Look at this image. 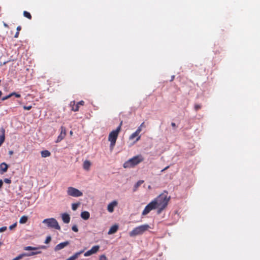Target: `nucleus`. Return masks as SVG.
<instances>
[{
  "label": "nucleus",
  "mask_w": 260,
  "mask_h": 260,
  "mask_svg": "<svg viewBox=\"0 0 260 260\" xmlns=\"http://www.w3.org/2000/svg\"><path fill=\"white\" fill-rule=\"evenodd\" d=\"M170 200V197H168V192L165 191L153 200L157 209V214H160L167 207Z\"/></svg>",
  "instance_id": "nucleus-1"
},
{
  "label": "nucleus",
  "mask_w": 260,
  "mask_h": 260,
  "mask_svg": "<svg viewBox=\"0 0 260 260\" xmlns=\"http://www.w3.org/2000/svg\"><path fill=\"white\" fill-rule=\"evenodd\" d=\"M122 121H121L119 126L116 129L112 131L109 135L108 141L110 142V148L112 150L115 145L116 140L117 139L118 134L121 131Z\"/></svg>",
  "instance_id": "nucleus-2"
},
{
  "label": "nucleus",
  "mask_w": 260,
  "mask_h": 260,
  "mask_svg": "<svg viewBox=\"0 0 260 260\" xmlns=\"http://www.w3.org/2000/svg\"><path fill=\"white\" fill-rule=\"evenodd\" d=\"M143 160L144 157L143 156L141 155H138L134 156L133 158L125 162L123 164V167L124 168H133L142 162Z\"/></svg>",
  "instance_id": "nucleus-3"
},
{
  "label": "nucleus",
  "mask_w": 260,
  "mask_h": 260,
  "mask_svg": "<svg viewBox=\"0 0 260 260\" xmlns=\"http://www.w3.org/2000/svg\"><path fill=\"white\" fill-rule=\"evenodd\" d=\"M149 228L150 226L148 224H143L134 228L129 232V235L131 237L142 235L144 232L148 231Z\"/></svg>",
  "instance_id": "nucleus-4"
},
{
  "label": "nucleus",
  "mask_w": 260,
  "mask_h": 260,
  "mask_svg": "<svg viewBox=\"0 0 260 260\" xmlns=\"http://www.w3.org/2000/svg\"><path fill=\"white\" fill-rule=\"evenodd\" d=\"M43 223L47 224V226L50 228H53L54 229L60 230V227L58 224L57 221L53 218L45 219L43 221Z\"/></svg>",
  "instance_id": "nucleus-5"
},
{
  "label": "nucleus",
  "mask_w": 260,
  "mask_h": 260,
  "mask_svg": "<svg viewBox=\"0 0 260 260\" xmlns=\"http://www.w3.org/2000/svg\"><path fill=\"white\" fill-rule=\"evenodd\" d=\"M67 193L69 196L74 197H79L83 195V193L81 191L73 187L68 188Z\"/></svg>",
  "instance_id": "nucleus-6"
},
{
  "label": "nucleus",
  "mask_w": 260,
  "mask_h": 260,
  "mask_svg": "<svg viewBox=\"0 0 260 260\" xmlns=\"http://www.w3.org/2000/svg\"><path fill=\"white\" fill-rule=\"evenodd\" d=\"M157 209L156 206L153 200L150 202L144 208L142 212V215L148 214L151 210Z\"/></svg>",
  "instance_id": "nucleus-7"
},
{
  "label": "nucleus",
  "mask_w": 260,
  "mask_h": 260,
  "mask_svg": "<svg viewBox=\"0 0 260 260\" xmlns=\"http://www.w3.org/2000/svg\"><path fill=\"white\" fill-rule=\"evenodd\" d=\"M41 253V251H37L35 252H31L30 253H23L22 254H19L16 257L14 258L12 260H20L22 259L24 256H31L34 255L38 254Z\"/></svg>",
  "instance_id": "nucleus-8"
},
{
  "label": "nucleus",
  "mask_w": 260,
  "mask_h": 260,
  "mask_svg": "<svg viewBox=\"0 0 260 260\" xmlns=\"http://www.w3.org/2000/svg\"><path fill=\"white\" fill-rule=\"evenodd\" d=\"M84 105V102L81 101L77 103H76L75 101L71 102L70 105L72 107L71 110L73 111L76 112L79 111L80 106H83Z\"/></svg>",
  "instance_id": "nucleus-9"
},
{
  "label": "nucleus",
  "mask_w": 260,
  "mask_h": 260,
  "mask_svg": "<svg viewBox=\"0 0 260 260\" xmlns=\"http://www.w3.org/2000/svg\"><path fill=\"white\" fill-rule=\"evenodd\" d=\"M99 249H100V246L99 245L94 246L91 248V249L86 251L84 254V255L85 256H90L93 254L96 253L99 251Z\"/></svg>",
  "instance_id": "nucleus-10"
},
{
  "label": "nucleus",
  "mask_w": 260,
  "mask_h": 260,
  "mask_svg": "<svg viewBox=\"0 0 260 260\" xmlns=\"http://www.w3.org/2000/svg\"><path fill=\"white\" fill-rule=\"evenodd\" d=\"M141 129L140 128H137L136 131L133 133L129 137V139L133 140L135 138L137 137L136 141H138L140 139L141 136L139 135Z\"/></svg>",
  "instance_id": "nucleus-11"
},
{
  "label": "nucleus",
  "mask_w": 260,
  "mask_h": 260,
  "mask_svg": "<svg viewBox=\"0 0 260 260\" xmlns=\"http://www.w3.org/2000/svg\"><path fill=\"white\" fill-rule=\"evenodd\" d=\"M69 244V242L68 241H66L64 242L60 243L57 244L54 248L55 251H58L64 248L66 246Z\"/></svg>",
  "instance_id": "nucleus-12"
},
{
  "label": "nucleus",
  "mask_w": 260,
  "mask_h": 260,
  "mask_svg": "<svg viewBox=\"0 0 260 260\" xmlns=\"http://www.w3.org/2000/svg\"><path fill=\"white\" fill-rule=\"evenodd\" d=\"M61 132L59 136L58 137L57 141H60L62 140L66 135V130L64 127L61 126Z\"/></svg>",
  "instance_id": "nucleus-13"
},
{
  "label": "nucleus",
  "mask_w": 260,
  "mask_h": 260,
  "mask_svg": "<svg viewBox=\"0 0 260 260\" xmlns=\"http://www.w3.org/2000/svg\"><path fill=\"white\" fill-rule=\"evenodd\" d=\"M117 205V201H114L113 202H112L111 203H110L108 205V207H107V210L108 211L110 212V213H112L114 211V208L115 206H116Z\"/></svg>",
  "instance_id": "nucleus-14"
},
{
  "label": "nucleus",
  "mask_w": 260,
  "mask_h": 260,
  "mask_svg": "<svg viewBox=\"0 0 260 260\" xmlns=\"http://www.w3.org/2000/svg\"><path fill=\"white\" fill-rule=\"evenodd\" d=\"M1 135H0V146L4 142L5 140V130L3 127L0 129Z\"/></svg>",
  "instance_id": "nucleus-15"
},
{
  "label": "nucleus",
  "mask_w": 260,
  "mask_h": 260,
  "mask_svg": "<svg viewBox=\"0 0 260 260\" xmlns=\"http://www.w3.org/2000/svg\"><path fill=\"white\" fill-rule=\"evenodd\" d=\"M8 168V165L5 162H2L0 164V173L3 174L7 171Z\"/></svg>",
  "instance_id": "nucleus-16"
},
{
  "label": "nucleus",
  "mask_w": 260,
  "mask_h": 260,
  "mask_svg": "<svg viewBox=\"0 0 260 260\" xmlns=\"http://www.w3.org/2000/svg\"><path fill=\"white\" fill-rule=\"evenodd\" d=\"M118 229V225L117 224L113 225L109 229L108 234L109 235H112L115 233Z\"/></svg>",
  "instance_id": "nucleus-17"
},
{
  "label": "nucleus",
  "mask_w": 260,
  "mask_h": 260,
  "mask_svg": "<svg viewBox=\"0 0 260 260\" xmlns=\"http://www.w3.org/2000/svg\"><path fill=\"white\" fill-rule=\"evenodd\" d=\"M62 219L63 222L66 223H68L70 221V215L67 213H63L62 214Z\"/></svg>",
  "instance_id": "nucleus-18"
},
{
  "label": "nucleus",
  "mask_w": 260,
  "mask_h": 260,
  "mask_svg": "<svg viewBox=\"0 0 260 260\" xmlns=\"http://www.w3.org/2000/svg\"><path fill=\"white\" fill-rule=\"evenodd\" d=\"M45 249L46 248L45 246H41L39 247H32V246H26L24 248V249L25 250H35L39 249Z\"/></svg>",
  "instance_id": "nucleus-19"
},
{
  "label": "nucleus",
  "mask_w": 260,
  "mask_h": 260,
  "mask_svg": "<svg viewBox=\"0 0 260 260\" xmlns=\"http://www.w3.org/2000/svg\"><path fill=\"white\" fill-rule=\"evenodd\" d=\"M91 166V162L89 160H85L83 162V169L86 171H89Z\"/></svg>",
  "instance_id": "nucleus-20"
},
{
  "label": "nucleus",
  "mask_w": 260,
  "mask_h": 260,
  "mask_svg": "<svg viewBox=\"0 0 260 260\" xmlns=\"http://www.w3.org/2000/svg\"><path fill=\"white\" fill-rule=\"evenodd\" d=\"M81 217L84 220H87L90 217V213L87 211H83L81 214Z\"/></svg>",
  "instance_id": "nucleus-21"
},
{
  "label": "nucleus",
  "mask_w": 260,
  "mask_h": 260,
  "mask_svg": "<svg viewBox=\"0 0 260 260\" xmlns=\"http://www.w3.org/2000/svg\"><path fill=\"white\" fill-rule=\"evenodd\" d=\"M41 154L42 157H47L51 155V153L47 150L42 151Z\"/></svg>",
  "instance_id": "nucleus-22"
},
{
  "label": "nucleus",
  "mask_w": 260,
  "mask_h": 260,
  "mask_svg": "<svg viewBox=\"0 0 260 260\" xmlns=\"http://www.w3.org/2000/svg\"><path fill=\"white\" fill-rule=\"evenodd\" d=\"M28 220V217L26 216H22L19 220V222L21 224L25 223Z\"/></svg>",
  "instance_id": "nucleus-23"
},
{
  "label": "nucleus",
  "mask_w": 260,
  "mask_h": 260,
  "mask_svg": "<svg viewBox=\"0 0 260 260\" xmlns=\"http://www.w3.org/2000/svg\"><path fill=\"white\" fill-rule=\"evenodd\" d=\"M144 182L143 180H139L138 181L134 186V191H135L137 190V188Z\"/></svg>",
  "instance_id": "nucleus-24"
},
{
  "label": "nucleus",
  "mask_w": 260,
  "mask_h": 260,
  "mask_svg": "<svg viewBox=\"0 0 260 260\" xmlns=\"http://www.w3.org/2000/svg\"><path fill=\"white\" fill-rule=\"evenodd\" d=\"M23 16H24L25 17H26V18H28V19H29V20L31 19V18H32L31 15V14H30V13H29V12H27V11H24L23 12Z\"/></svg>",
  "instance_id": "nucleus-25"
},
{
  "label": "nucleus",
  "mask_w": 260,
  "mask_h": 260,
  "mask_svg": "<svg viewBox=\"0 0 260 260\" xmlns=\"http://www.w3.org/2000/svg\"><path fill=\"white\" fill-rule=\"evenodd\" d=\"M80 205V203H74L72 205V209L73 210L75 211L77 210V208Z\"/></svg>",
  "instance_id": "nucleus-26"
},
{
  "label": "nucleus",
  "mask_w": 260,
  "mask_h": 260,
  "mask_svg": "<svg viewBox=\"0 0 260 260\" xmlns=\"http://www.w3.org/2000/svg\"><path fill=\"white\" fill-rule=\"evenodd\" d=\"M11 96H13V95H14L15 97L17 98H19L21 97V95L19 93H17L16 92H12L11 93Z\"/></svg>",
  "instance_id": "nucleus-27"
},
{
  "label": "nucleus",
  "mask_w": 260,
  "mask_h": 260,
  "mask_svg": "<svg viewBox=\"0 0 260 260\" xmlns=\"http://www.w3.org/2000/svg\"><path fill=\"white\" fill-rule=\"evenodd\" d=\"M99 260H108V259L105 255L103 254L100 256Z\"/></svg>",
  "instance_id": "nucleus-28"
},
{
  "label": "nucleus",
  "mask_w": 260,
  "mask_h": 260,
  "mask_svg": "<svg viewBox=\"0 0 260 260\" xmlns=\"http://www.w3.org/2000/svg\"><path fill=\"white\" fill-rule=\"evenodd\" d=\"M51 237H50V236L47 237L45 241V243H46V244L49 243L51 241Z\"/></svg>",
  "instance_id": "nucleus-29"
},
{
  "label": "nucleus",
  "mask_w": 260,
  "mask_h": 260,
  "mask_svg": "<svg viewBox=\"0 0 260 260\" xmlns=\"http://www.w3.org/2000/svg\"><path fill=\"white\" fill-rule=\"evenodd\" d=\"M11 94L10 93V94H9V95H7V96H6L3 97V98L2 99V101H5V100H7V99H9V98H11Z\"/></svg>",
  "instance_id": "nucleus-30"
},
{
  "label": "nucleus",
  "mask_w": 260,
  "mask_h": 260,
  "mask_svg": "<svg viewBox=\"0 0 260 260\" xmlns=\"http://www.w3.org/2000/svg\"><path fill=\"white\" fill-rule=\"evenodd\" d=\"M72 229L75 232H77L78 231V229L76 225H73L72 228Z\"/></svg>",
  "instance_id": "nucleus-31"
},
{
  "label": "nucleus",
  "mask_w": 260,
  "mask_h": 260,
  "mask_svg": "<svg viewBox=\"0 0 260 260\" xmlns=\"http://www.w3.org/2000/svg\"><path fill=\"white\" fill-rule=\"evenodd\" d=\"M201 108V106L200 105L196 104L194 105V109L196 111H198Z\"/></svg>",
  "instance_id": "nucleus-32"
},
{
  "label": "nucleus",
  "mask_w": 260,
  "mask_h": 260,
  "mask_svg": "<svg viewBox=\"0 0 260 260\" xmlns=\"http://www.w3.org/2000/svg\"><path fill=\"white\" fill-rule=\"evenodd\" d=\"M32 108V106H23V109L24 110H29L31 109Z\"/></svg>",
  "instance_id": "nucleus-33"
},
{
  "label": "nucleus",
  "mask_w": 260,
  "mask_h": 260,
  "mask_svg": "<svg viewBox=\"0 0 260 260\" xmlns=\"http://www.w3.org/2000/svg\"><path fill=\"white\" fill-rule=\"evenodd\" d=\"M16 225H17V223L16 222L14 223V224H13L12 225H10L9 226L10 230H13L14 228H15L16 226Z\"/></svg>",
  "instance_id": "nucleus-34"
},
{
  "label": "nucleus",
  "mask_w": 260,
  "mask_h": 260,
  "mask_svg": "<svg viewBox=\"0 0 260 260\" xmlns=\"http://www.w3.org/2000/svg\"><path fill=\"white\" fill-rule=\"evenodd\" d=\"M4 182L6 183L10 184L11 183V180L8 178H5L4 179Z\"/></svg>",
  "instance_id": "nucleus-35"
},
{
  "label": "nucleus",
  "mask_w": 260,
  "mask_h": 260,
  "mask_svg": "<svg viewBox=\"0 0 260 260\" xmlns=\"http://www.w3.org/2000/svg\"><path fill=\"white\" fill-rule=\"evenodd\" d=\"M6 230H7L6 226H3L0 228V232L2 233L3 232H5V231H6Z\"/></svg>",
  "instance_id": "nucleus-36"
},
{
  "label": "nucleus",
  "mask_w": 260,
  "mask_h": 260,
  "mask_svg": "<svg viewBox=\"0 0 260 260\" xmlns=\"http://www.w3.org/2000/svg\"><path fill=\"white\" fill-rule=\"evenodd\" d=\"M145 127V125L144 124V122H143L141 123V124L140 125V126H139V127L138 128H140L142 130V128Z\"/></svg>",
  "instance_id": "nucleus-37"
},
{
  "label": "nucleus",
  "mask_w": 260,
  "mask_h": 260,
  "mask_svg": "<svg viewBox=\"0 0 260 260\" xmlns=\"http://www.w3.org/2000/svg\"><path fill=\"white\" fill-rule=\"evenodd\" d=\"M19 31H17L16 32V34H15L14 37L16 38H18V36H19Z\"/></svg>",
  "instance_id": "nucleus-38"
},
{
  "label": "nucleus",
  "mask_w": 260,
  "mask_h": 260,
  "mask_svg": "<svg viewBox=\"0 0 260 260\" xmlns=\"http://www.w3.org/2000/svg\"><path fill=\"white\" fill-rule=\"evenodd\" d=\"M21 27L20 26H18L17 27V31H19L21 30Z\"/></svg>",
  "instance_id": "nucleus-39"
},
{
  "label": "nucleus",
  "mask_w": 260,
  "mask_h": 260,
  "mask_svg": "<svg viewBox=\"0 0 260 260\" xmlns=\"http://www.w3.org/2000/svg\"><path fill=\"white\" fill-rule=\"evenodd\" d=\"M3 184V182L2 180L0 179V188L2 187Z\"/></svg>",
  "instance_id": "nucleus-40"
},
{
  "label": "nucleus",
  "mask_w": 260,
  "mask_h": 260,
  "mask_svg": "<svg viewBox=\"0 0 260 260\" xmlns=\"http://www.w3.org/2000/svg\"><path fill=\"white\" fill-rule=\"evenodd\" d=\"M169 168V166H167L165 168H164V169H162L161 172H162L164 171H165V170H167L168 168Z\"/></svg>",
  "instance_id": "nucleus-41"
},
{
  "label": "nucleus",
  "mask_w": 260,
  "mask_h": 260,
  "mask_svg": "<svg viewBox=\"0 0 260 260\" xmlns=\"http://www.w3.org/2000/svg\"><path fill=\"white\" fill-rule=\"evenodd\" d=\"M171 125H172L173 127H176V124H175L174 122H172V123H171Z\"/></svg>",
  "instance_id": "nucleus-42"
},
{
  "label": "nucleus",
  "mask_w": 260,
  "mask_h": 260,
  "mask_svg": "<svg viewBox=\"0 0 260 260\" xmlns=\"http://www.w3.org/2000/svg\"><path fill=\"white\" fill-rule=\"evenodd\" d=\"M174 78H175V76H174V75L172 76L171 77V80H170V81H173V80L174 79Z\"/></svg>",
  "instance_id": "nucleus-43"
},
{
  "label": "nucleus",
  "mask_w": 260,
  "mask_h": 260,
  "mask_svg": "<svg viewBox=\"0 0 260 260\" xmlns=\"http://www.w3.org/2000/svg\"><path fill=\"white\" fill-rule=\"evenodd\" d=\"M9 154L10 155H12L13 154V151H9Z\"/></svg>",
  "instance_id": "nucleus-44"
},
{
  "label": "nucleus",
  "mask_w": 260,
  "mask_h": 260,
  "mask_svg": "<svg viewBox=\"0 0 260 260\" xmlns=\"http://www.w3.org/2000/svg\"><path fill=\"white\" fill-rule=\"evenodd\" d=\"M2 245V243L0 242V246Z\"/></svg>",
  "instance_id": "nucleus-45"
},
{
  "label": "nucleus",
  "mask_w": 260,
  "mask_h": 260,
  "mask_svg": "<svg viewBox=\"0 0 260 260\" xmlns=\"http://www.w3.org/2000/svg\"><path fill=\"white\" fill-rule=\"evenodd\" d=\"M122 260H126V258H123Z\"/></svg>",
  "instance_id": "nucleus-46"
},
{
  "label": "nucleus",
  "mask_w": 260,
  "mask_h": 260,
  "mask_svg": "<svg viewBox=\"0 0 260 260\" xmlns=\"http://www.w3.org/2000/svg\"><path fill=\"white\" fill-rule=\"evenodd\" d=\"M148 188H151V186L150 185L148 186Z\"/></svg>",
  "instance_id": "nucleus-47"
}]
</instances>
